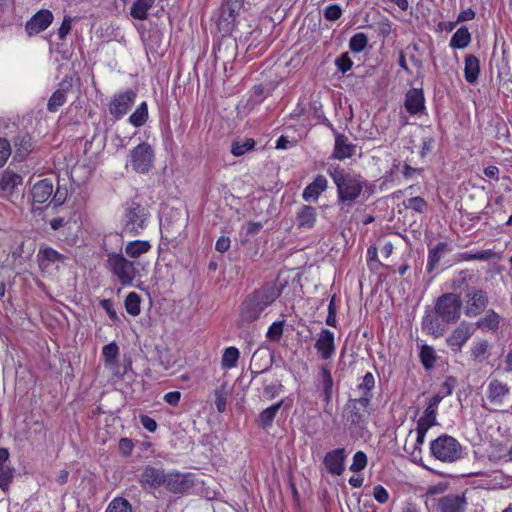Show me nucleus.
I'll return each mask as SVG.
<instances>
[{"label": "nucleus", "mask_w": 512, "mask_h": 512, "mask_svg": "<svg viewBox=\"0 0 512 512\" xmlns=\"http://www.w3.org/2000/svg\"><path fill=\"white\" fill-rule=\"evenodd\" d=\"M327 173L336 185L337 201L343 205L351 206L361 195L366 181L361 175L347 172L338 164L329 165Z\"/></svg>", "instance_id": "obj_3"}, {"label": "nucleus", "mask_w": 512, "mask_h": 512, "mask_svg": "<svg viewBox=\"0 0 512 512\" xmlns=\"http://www.w3.org/2000/svg\"><path fill=\"white\" fill-rule=\"evenodd\" d=\"M450 248L447 243L439 242L434 248L429 249L427 260V271L431 273L438 265L442 254L449 252Z\"/></svg>", "instance_id": "obj_31"}, {"label": "nucleus", "mask_w": 512, "mask_h": 512, "mask_svg": "<svg viewBox=\"0 0 512 512\" xmlns=\"http://www.w3.org/2000/svg\"><path fill=\"white\" fill-rule=\"evenodd\" d=\"M155 0H135L130 8V14L138 20H145L148 17V10L152 7Z\"/></svg>", "instance_id": "obj_35"}, {"label": "nucleus", "mask_w": 512, "mask_h": 512, "mask_svg": "<svg viewBox=\"0 0 512 512\" xmlns=\"http://www.w3.org/2000/svg\"><path fill=\"white\" fill-rule=\"evenodd\" d=\"M457 386V379L454 376H449L445 379V381L441 385V389L439 391V395L442 396V399L446 396H449L453 393L455 387Z\"/></svg>", "instance_id": "obj_52"}, {"label": "nucleus", "mask_w": 512, "mask_h": 512, "mask_svg": "<svg viewBox=\"0 0 512 512\" xmlns=\"http://www.w3.org/2000/svg\"><path fill=\"white\" fill-rule=\"evenodd\" d=\"M466 297L467 306L465 314L469 317H475L481 314L489 302L487 293L482 289L473 288Z\"/></svg>", "instance_id": "obj_11"}, {"label": "nucleus", "mask_w": 512, "mask_h": 512, "mask_svg": "<svg viewBox=\"0 0 512 512\" xmlns=\"http://www.w3.org/2000/svg\"><path fill=\"white\" fill-rule=\"evenodd\" d=\"M465 67H464V76L465 80L473 84L478 79L480 73V64L479 60L476 56L469 54L465 57Z\"/></svg>", "instance_id": "obj_30"}, {"label": "nucleus", "mask_w": 512, "mask_h": 512, "mask_svg": "<svg viewBox=\"0 0 512 512\" xmlns=\"http://www.w3.org/2000/svg\"><path fill=\"white\" fill-rule=\"evenodd\" d=\"M134 443L129 438H121L118 443V449L123 457H129L132 454Z\"/></svg>", "instance_id": "obj_56"}, {"label": "nucleus", "mask_w": 512, "mask_h": 512, "mask_svg": "<svg viewBox=\"0 0 512 512\" xmlns=\"http://www.w3.org/2000/svg\"><path fill=\"white\" fill-rule=\"evenodd\" d=\"M356 146L348 141L344 135L338 134L335 138V145L332 157L338 160L350 158L355 153Z\"/></svg>", "instance_id": "obj_24"}, {"label": "nucleus", "mask_w": 512, "mask_h": 512, "mask_svg": "<svg viewBox=\"0 0 512 512\" xmlns=\"http://www.w3.org/2000/svg\"><path fill=\"white\" fill-rule=\"evenodd\" d=\"M72 29V18L70 16H64L61 26L58 29V38L64 40Z\"/></svg>", "instance_id": "obj_57"}, {"label": "nucleus", "mask_w": 512, "mask_h": 512, "mask_svg": "<svg viewBox=\"0 0 512 512\" xmlns=\"http://www.w3.org/2000/svg\"><path fill=\"white\" fill-rule=\"evenodd\" d=\"M335 64L339 71H341L342 73H346L347 71H349L351 69L353 62H352L351 58L349 57V54L346 52V53L341 54L335 60Z\"/></svg>", "instance_id": "obj_54"}, {"label": "nucleus", "mask_w": 512, "mask_h": 512, "mask_svg": "<svg viewBox=\"0 0 512 512\" xmlns=\"http://www.w3.org/2000/svg\"><path fill=\"white\" fill-rule=\"evenodd\" d=\"M100 306L106 311L109 318L113 321H118L117 313L114 309L113 301L110 299H103L100 301Z\"/></svg>", "instance_id": "obj_58"}, {"label": "nucleus", "mask_w": 512, "mask_h": 512, "mask_svg": "<svg viewBox=\"0 0 512 512\" xmlns=\"http://www.w3.org/2000/svg\"><path fill=\"white\" fill-rule=\"evenodd\" d=\"M149 213L147 209L138 202L126 203L122 219V233L130 236H137L146 227Z\"/></svg>", "instance_id": "obj_5"}, {"label": "nucleus", "mask_w": 512, "mask_h": 512, "mask_svg": "<svg viewBox=\"0 0 512 512\" xmlns=\"http://www.w3.org/2000/svg\"><path fill=\"white\" fill-rule=\"evenodd\" d=\"M346 458V450L344 448H337L326 453L323 463L330 474L340 476L345 470Z\"/></svg>", "instance_id": "obj_14"}, {"label": "nucleus", "mask_w": 512, "mask_h": 512, "mask_svg": "<svg viewBox=\"0 0 512 512\" xmlns=\"http://www.w3.org/2000/svg\"><path fill=\"white\" fill-rule=\"evenodd\" d=\"M53 194V183L49 179H43L35 183L31 189L33 201L38 204H43Z\"/></svg>", "instance_id": "obj_23"}, {"label": "nucleus", "mask_w": 512, "mask_h": 512, "mask_svg": "<svg viewBox=\"0 0 512 512\" xmlns=\"http://www.w3.org/2000/svg\"><path fill=\"white\" fill-rule=\"evenodd\" d=\"M323 15L328 21H336L342 16V9L338 4H331L324 9Z\"/></svg>", "instance_id": "obj_53"}, {"label": "nucleus", "mask_w": 512, "mask_h": 512, "mask_svg": "<svg viewBox=\"0 0 512 512\" xmlns=\"http://www.w3.org/2000/svg\"><path fill=\"white\" fill-rule=\"evenodd\" d=\"M22 184V177L13 172H5L0 181V191L4 195L11 194L16 187Z\"/></svg>", "instance_id": "obj_32"}, {"label": "nucleus", "mask_w": 512, "mask_h": 512, "mask_svg": "<svg viewBox=\"0 0 512 512\" xmlns=\"http://www.w3.org/2000/svg\"><path fill=\"white\" fill-rule=\"evenodd\" d=\"M13 480V469L9 466H0V488L7 490Z\"/></svg>", "instance_id": "obj_49"}, {"label": "nucleus", "mask_w": 512, "mask_h": 512, "mask_svg": "<svg viewBox=\"0 0 512 512\" xmlns=\"http://www.w3.org/2000/svg\"><path fill=\"white\" fill-rule=\"evenodd\" d=\"M375 388V377L373 373L367 372L362 381L357 385L354 393L356 397H366L368 402H371L374 396L373 390Z\"/></svg>", "instance_id": "obj_27"}, {"label": "nucleus", "mask_w": 512, "mask_h": 512, "mask_svg": "<svg viewBox=\"0 0 512 512\" xmlns=\"http://www.w3.org/2000/svg\"><path fill=\"white\" fill-rule=\"evenodd\" d=\"M244 0H225L221 7V15L219 25L225 24V31H230L234 25L236 17L239 16L243 9Z\"/></svg>", "instance_id": "obj_13"}, {"label": "nucleus", "mask_w": 512, "mask_h": 512, "mask_svg": "<svg viewBox=\"0 0 512 512\" xmlns=\"http://www.w3.org/2000/svg\"><path fill=\"white\" fill-rule=\"evenodd\" d=\"M431 455L443 463H455L464 458V448L454 437L442 434L430 443Z\"/></svg>", "instance_id": "obj_4"}, {"label": "nucleus", "mask_w": 512, "mask_h": 512, "mask_svg": "<svg viewBox=\"0 0 512 512\" xmlns=\"http://www.w3.org/2000/svg\"><path fill=\"white\" fill-rule=\"evenodd\" d=\"M405 108L412 114L416 115L425 109V98L422 89L412 88L405 95Z\"/></svg>", "instance_id": "obj_19"}, {"label": "nucleus", "mask_w": 512, "mask_h": 512, "mask_svg": "<svg viewBox=\"0 0 512 512\" xmlns=\"http://www.w3.org/2000/svg\"><path fill=\"white\" fill-rule=\"evenodd\" d=\"M420 361L425 370H431L436 362V353L432 346L424 344L420 348Z\"/></svg>", "instance_id": "obj_39"}, {"label": "nucleus", "mask_w": 512, "mask_h": 512, "mask_svg": "<svg viewBox=\"0 0 512 512\" xmlns=\"http://www.w3.org/2000/svg\"><path fill=\"white\" fill-rule=\"evenodd\" d=\"M328 181L323 175H317L315 179L304 189L302 197L305 201L316 202L319 196L327 189Z\"/></svg>", "instance_id": "obj_22"}, {"label": "nucleus", "mask_w": 512, "mask_h": 512, "mask_svg": "<svg viewBox=\"0 0 512 512\" xmlns=\"http://www.w3.org/2000/svg\"><path fill=\"white\" fill-rule=\"evenodd\" d=\"M316 220V208L309 205H303L296 214L297 227L301 229H312Z\"/></svg>", "instance_id": "obj_26"}, {"label": "nucleus", "mask_w": 512, "mask_h": 512, "mask_svg": "<svg viewBox=\"0 0 512 512\" xmlns=\"http://www.w3.org/2000/svg\"><path fill=\"white\" fill-rule=\"evenodd\" d=\"M254 146L255 141L252 138H246L243 141H234L231 146V153L234 156L239 157L252 150Z\"/></svg>", "instance_id": "obj_45"}, {"label": "nucleus", "mask_w": 512, "mask_h": 512, "mask_svg": "<svg viewBox=\"0 0 512 512\" xmlns=\"http://www.w3.org/2000/svg\"><path fill=\"white\" fill-rule=\"evenodd\" d=\"M368 44V37L366 34L359 32L354 34L349 40V48L354 53H361L365 50Z\"/></svg>", "instance_id": "obj_44"}, {"label": "nucleus", "mask_w": 512, "mask_h": 512, "mask_svg": "<svg viewBox=\"0 0 512 512\" xmlns=\"http://www.w3.org/2000/svg\"><path fill=\"white\" fill-rule=\"evenodd\" d=\"M366 397L349 398L344 407V417L350 425L357 428H364L370 415Z\"/></svg>", "instance_id": "obj_7"}, {"label": "nucleus", "mask_w": 512, "mask_h": 512, "mask_svg": "<svg viewBox=\"0 0 512 512\" xmlns=\"http://www.w3.org/2000/svg\"><path fill=\"white\" fill-rule=\"evenodd\" d=\"M373 496L381 504H384L389 500L388 491L381 485L374 487Z\"/></svg>", "instance_id": "obj_59"}, {"label": "nucleus", "mask_w": 512, "mask_h": 512, "mask_svg": "<svg viewBox=\"0 0 512 512\" xmlns=\"http://www.w3.org/2000/svg\"><path fill=\"white\" fill-rule=\"evenodd\" d=\"M434 144L433 137H426L422 141L420 155L422 158L426 157L429 153H431Z\"/></svg>", "instance_id": "obj_63"}, {"label": "nucleus", "mask_w": 512, "mask_h": 512, "mask_svg": "<svg viewBox=\"0 0 512 512\" xmlns=\"http://www.w3.org/2000/svg\"><path fill=\"white\" fill-rule=\"evenodd\" d=\"M215 406L218 412H224L226 408V397L223 392L215 390Z\"/></svg>", "instance_id": "obj_61"}, {"label": "nucleus", "mask_w": 512, "mask_h": 512, "mask_svg": "<svg viewBox=\"0 0 512 512\" xmlns=\"http://www.w3.org/2000/svg\"><path fill=\"white\" fill-rule=\"evenodd\" d=\"M140 296L135 292H130L125 299V308L127 313L132 316H138L140 314Z\"/></svg>", "instance_id": "obj_46"}, {"label": "nucleus", "mask_w": 512, "mask_h": 512, "mask_svg": "<svg viewBox=\"0 0 512 512\" xmlns=\"http://www.w3.org/2000/svg\"><path fill=\"white\" fill-rule=\"evenodd\" d=\"M471 42V34L467 27H460L452 36L450 46L452 48L463 49Z\"/></svg>", "instance_id": "obj_36"}, {"label": "nucleus", "mask_w": 512, "mask_h": 512, "mask_svg": "<svg viewBox=\"0 0 512 512\" xmlns=\"http://www.w3.org/2000/svg\"><path fill=\"white\" fill-rule=\"evenodd\" d=\"M284 400H280L279 402L271 405L270 407L264 409L257 418L258 425L263 428L267 429L271 427L278 411L283 406Z\"/></svg>", "instance_id": "obj_29"}, {"label": "nucleus", "mask_w": 512, "mask_h": 512, "mask_svg": "<svg viewBox=\"0 0 512 512\" xmlns=\"http://www.w3.org/2000/svg\"><path fill=\"white\" fill-rule=\"evenodd\" d=\"M140 422L142 426L149 432H154L157 429L156 421L147 415H141Z\"/></svg>", "instance_id": "obj_62"}, {"label": "nucleus", "mask_w": 512, "mask_h": 512, "mask_svg": "<svg viewBox=\"0 0 512 512\" xmlns=\"http://www.w3.org/2000/svg\"><path fill=\"white\" fill-rule=\"evenodd\" d=\"M15 148V157L18 160H24L33 150L32 137L28 133H20L13 139Z\"/></svg>", "instance_id": "obj_25"}, {"label": "nucleus", "mask_w": 512, "mask_h": 512, "mask_svg": "<svg viewBox=\"0 0 512 512\" xmlns=\"http://www.w3.org/2000/svg\"><path fill=\"white\" fill-rule=\"evenodd\" d=\"M435 512H466L467 499L464 495L448 494L438 498H432Z\"/></svg>", "instance_id": "obj_10"}, {"label": "nucleus", "mask_w": 512, "mask_h": 512, "mask_svg": "<svg viewBox=\"0 0 512 512\" xmlns=\"http://www.w3.org/2000/svg\"><path fill=\"white\" fill-rule=\"evenodd\" d=\"M471 357L477 363L486 361L490 357V345L488 341H475L471 347Z\"/></svg>", "instance_id": "obj_33"}, {"label": "nucleus", "mask_w": 512, "mask_h": 512, "mask_svg": "<svg viewBox=\"0 0 512 512\" xmlns=\"http://www.w3.org/2000/svg\"><path fill=\"white\" fill-rule=\"evenodd\" d=\"M136 96V92L131 89L116 95L109 106L111 115L117 119L123 117L134 104Z\"/></svg>", "instance_id": "obj_12"}, {"label": "nucleus", "mask_w": 512, "mask_h": 512, "mask_svg": "<svg viewBox=\"0 0 512 512\" xmlns=\"http://www.w3.org/2000/svg\"><path fill=\"white\" fill-rule=\"evenodd\" d=\"M194 486L192 473H180L177 471L166 474L164 487L175 494L187 493Z\"/></svg>", "instance_id": "obj_9"}, {"label": "nucleus", "mask_w": 512, "mask_h": 512, "mask_svg": "<svg viewBox=\"0 0 512 512\" xmlns=\"http://www.w3.org/2000/svg\"><path fill=\"white\" fill-rule=\"evenodd\" d=\"M441 401H442V396H440L439 394L434 395L430 399V401L424 411L423 416L418 420L417 423L429 425V428L436 425L437 424V422H436L437 408Z\"/></svg>", "instance_id": "obj_28"}, {"label": "nucleus", "mask_w": 512, "mask_h": 512, "mask_svg": "<svg viewBox=\"0 0 512 512\" xmlns=\"http://www.w3.org/2000/svg\"><path fill=\"white\" fill-rule=\"evenodd\" d=\"M320 376L322 379L323 400L326 403H329L331 401L333 388V378L331 372L328 368L322 367L320 371Z\"/></svg>", "instance_id": "obj_40"}, {"label": "nucleus", "mask_w": 512, "mask_h": 512, "mask_svg": "<svg viewBox=\"0 0 512 512\" xmlns=\"http://www.w3.org/2000/svg\"><path fill=\"white\" fill-rule=\"evenodd\" d=\"M473 333L474 330L471 325L469 323L462 322L446 339L447 345L453 351L459 352Z\"/></svg>", "instance_id": "obj_15"}, {"label": "nucleus", "mask_w": 512, "mask_h": 512, "mask_svg": "<svg viewBox=\"0 0 512 512\" xmlns=\"http://www.w3.org/2000/svg\"><path fill=\"white\" fill-rule=\"evenodd\" d=\"M315 348L322 359H330L335 353L334 333L328 329H322L316 340Z\"/></svg>", "instance_id": "obj_17"}, {"label": "nucleus", "mask_w": 512, "mask_h": 512, "mask_svg": "<svg viewBox=\"0 0 512 512\" xmlns=\"http://www.w3.org/2000/svg\"><path fill=\"white\" fill-rule=\"evenodd\" d=\"M52 21V12L47 9H42L26 22L25 30L29 35H35L47 29Z\"/></svg>", "instance_id": "obj_16"}, {"label": "nucleus", "mask_w": 512, "mask_h": 512, "mask_svg": "<svg viewBox=\"0 0 512 512\" xmlns=\"http://www.w3.org/2000/svg\"><path fill=\"white\" fill-rule=\"evenodd\" d=\"M106 512H132V507L126 499L115 498L108 505Z\"/></svg>", "instance_id": "obj_47"}, {"label": "nucleus", "mask_w": 512, "mask_h": 512, "mask_svg": "<svg viewBox=\"0 0 512 512\" xmlns=\"http://www.w3.org/2000/svg\"><path fill=\"white\" fill-rule=\"evenodd\" d=\"M107 267L123 286L131 285L137 275L134 262L126 259L122 253H108Z\"/></svg>", "instance_id": "obj_6"}, {"label": "nucleus", "mask_w": 512, "mask_h": 512, "mask_svg": "<svg viewBox=\"0 0 512 512\" xmlns=\"http://www.w3.org/2000/svg\"><path fill=\"white\" fill-rule=\"evenodd\" d=\"M151 249V244L149 241L145 240H134L128 242L125 247V253L130 258H138L142 254L147 253Z\"/></svg>", "instance_id": "obj_34"}, {"label": "nucleus", "mask_w": 512, "mask_h": 512, "mask_svg": "<svg viewBox=\"0 0 512 512\" xmlns=\"http://www.w3.org/2000/svg\"><path fill=\"white\" fill-rule=\"evenodd\" d=\"M404 204L406 208L413 209L419 213H423L427 207V202L419 196L409 198Z\"/></svg>", "instance_id": "obj_51"}, {"label": "nucleus", "mask_w": 512, "mask_h": 512, "mask_svg": "<svg viewBox=\"0 0 512 512\" xmlns=\"http://www.w3.org/2000/svg\"><path fill=\"white\" fill-rule=\"evenodd\" d=\"M240 357V352L236 347H228L224 350L221 366L223 369H232L237 366Z\"/></svg>", "instance_id": "obj_38"}, {"label": "nucleus", "mask_w": 512, "mask_h": 512, "mask_svg": "<svg viewBox=\"0 0 512 512\" xmlns=\"http://www.w3.org/2000/svg\"><path fill=\"white\" fill-rule=\"evenodd\" d=\"M148 119V107L146 102H142L137 109L130 115L129 122L135 127L143 126Z\"/></svg>", "instance_id": "obj_41"}, {"label": "nucleus", "mask_w": 512, "mask_h": 512, "mask_svg": "<svg viewBox=\"0 0 512 512\" xmlns=\"http://www.w3.org/2000/svg\"><path fill=\"white\" fill-rule=\"evenodd\" d=\"M11 155V146L7 139L0 138V167L4 166Z\"/></svg>", "instance_id": "obj_55"}, {"label": "nucleus", "mask_w": 512, "mask_h": 512, "mask_svg": "<svg viewBox=\"0 0 512 512\" xmlns=\"http://www.w3.org/2000/svg\"><path fill=\"white\" fill-rule=\"evenodd\" d=\"M367 465V456L364 452L358 451L353 456V462L350 466V470L353 472L362 471Z\"/></svg>", "instance_id": "obj_50"}, {"label": "nucleus", "mask_w": 512, "mask_h": 512, "mask_svg": "<svg viewBox=\"0 0 512 512\" xmlns=\"http://www.w3.org/2000/svg\"><path fill=\"white\" fill-rule=\"evenodd\" d=\"M509 394V387L497 380H491L488 384L487 388V398L490 403L501 406L503 404L504 398Z\"/></svg>", "instance_id": "obj_20"}, {"label": "nucleus", "mask_w": 512, "mask_h": 512, "mask_svg": "<svg viewBox=\"0 0 512 512\" xmlns=\"http://www.w3.org/2000/svg\"><path fill=\"white\" fill-rule=\"evenodd\" d=\"M462 302L455 293H444L436 300L434 309L426 312L422 319V329L425 333L441 337L449 324L456 323L461 316Z\"/></svg>", "instance_id": "obj_1"}, {"label": "nucleus", "mask_w": 512, "mask_h": 512, "mask_svg": "<svg viewBox=\"0 0 512 512\" xmlns=\"http://www.w3.org/2000/svg\"><path fill=\"white\" fill-rule=\"evenodd\" d=\"M155 153L152 146L142 142L134 147L129 154V163L136 173L146 174L154 166Z\"/></svg>", "instance_id": "obj_8"}, {"label": "nucleus", "mask_w": 512, "mask_h": 512, "mask_svg": "<svg viewBox=\"0 0 512 512\" xmlns=\"http://www.w3.org/2000/svg\"><path fill=\"white\" fill-rule=\"evenodd\" d=\"M499 315L489 310L486 315L477 322V327L495 331L499 326Z\"/></svg>", "instance_id": "obj_42"}, {"label": "nucleus", "mask_w": 512, "mask_h": 512, "mask_svg": "<svg viewBox=\"0 0 512 512\" xmlns=\"http://www.w3.org/2000/svg\"><path fill=\"white\" fill-rule=\"evenodd\" d=\"M230 243L229 237L221 236L216 241L215 249L220 253H224L229 249Z\"/></svg>", "instance_id": "obj_64"}, {"label": "nucleus", "mask_w": 512, "mask_h": 512, "mask_svg": "<svg viewBox=\"0 0 512 512\" xmlns=\"http://www.w3.org/2000/svg\"><path fill=\"white\" fill-rule=\"evenodd\" d=\"M166 474L163 470L146 466L140 475V483L143 487L158 488L164 486Z\"/></svg>", "instance_id": "obj_18"}, {"label": "nucleus", "mask_w": 512, "mask_h": 512, "mask_svg": "<svg viewBox=\"0 0 512 512\" xmlns=\"http://www.w3.org/2000/svg\"><path fill=\"white\" fill-rule=\"evenodd\" d=\"M65 256L51 247H41L37 254V261L41 270H47L52 264L64 262Z\"/></svg>", "instance_id": "obj_21"}, {"label": "nucleus", "mask_w": 512, "mask_h": 512, "mask_svg": "<svg viewBox=\"0 0 512 512\" xmlns=\"http://www.w3.org/2000/svg\"><path fill=\"white\" fill-rule=\"evenodd\" d=\"M283 389V385L282 384H269V385H266L264 387V395L268 398V399H273L274 397H276L277 395L280 394V392L282 391Z\"/></svg>", "instance_id": "obj_60"}, {"label": "nucleus", "mask_w": 512, "mask_h": 512, "mask_svg": "<svg viewBox=\"0 0 512 512\" xmlns=\"http://www.w3.org/2000/svg\"><path fill=\"white\" fill-rule=\"evenodd\" d=\"M280 295L281 289L273 282H267L262 287L248 294L239 306L237 327L244 328L260 319L267 307Z\"/></svg>", "instance_id": "obj_2"}, {"label": "nucleus", "mask_w": 512, "mask_h": 512, "mask_svg": "<svg viewBox=\"0 0 512 512\" xmlns=\"http://www.w3.org/2000/svg\"><path fill=\"white\" fill-rule=\"evenodd\" d=\"M285 321H276L268 328L266 337L271 341H279L283 335Z\"/></svg>", "instance_id": "obj_48"}, {"label": "nucleus", "mask_w": 512, "mask_h": 512, "mask_svg": "<svg viewBox=\"0 0 512 512\" xmlns=\"http://www.w3.org/2000/svg\"><path fill=\"white\" fill-rule=\"evenodd\" d=\"M102 355L104 358L105 366L112 367L119 355V347L115 342H111L102 348Z\"/></svg>", "instance_id": "obj_43"}, {"label": "nucleus", "mask_w": 512, "mask_h": 512, "mask_svg": "<svg viewBox=\"0 0 512 512\" xmlns=\"http://www.w3.org/2000/svg\"><path fill=\"white\" fill-rule=\"evenodd\" d=\"M69 86L70 85H68L67 87ZM67 90L68 88H64L63 84H61V87L51 95L47 104V109L50 112L58 111L59 107H61L66 102Z\"/></svg>", "instance_id": "obj_37"}]
</instances>
